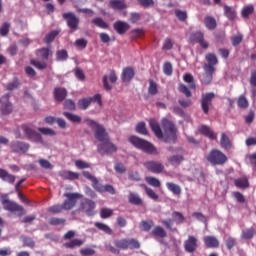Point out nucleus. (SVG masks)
Masks as SVG:
<instances>
[{"instance_id":"1","label":"nucleus","mask_w":256,"mask_h":256,"mask_svg":"<svg viewBox=\"0 0 256 256\" xmlns=\"http://www.w3.org/2000/svg\"><path fill=\"white\" fill-rule=\"evenodd\" d=\"M86 123L91 127V129H93L95 138L101 143L98 145V151L101 155H105V153L107 155H111V153H115V151H117V147L109 141V135H107L103 126L97 124V122L93 120H87Z\"/></svg>"},{"instance_id":"2","label":"nucleus","mask_w":256,"mask_h":256,"mask_svg":"<svg viewBox=\"0 0 256 256\" xmlns=\"http://www.w3.org/2000/svg\"><path fill=\"white\" fill-rule=\"evenodd\" d=\"M149 125L158 139H163L166 143H169V141H175L177 137V128H175V124H173V122L169 121L167 118L162 119L164 134L161 131V126H159L157 120L150 119Z\"/></svg>"},{"instance_id":"3","label":"nucleus","mask_w":256,"mask_h":256,"mask_svg":"<svg viewBox=\"0 0 256 256\" xmlns=\"http://www.w3.org/2000/svg\"><path fill=\"white\" fill-rule=\"evenodd\" d=\"M206 61L208 64L204 65L205 76L201 79L204 85H209L213 81V73H215V68L213 65H217V56L215 54H207Z\"/></svg>"},{"instance_id":"4","label":"nucleus","mask_w":256,"mask_h":256,"mask_svg":"<svg viewBox=\"0 0 256 256\" xmlns=\"http://www.w3.org/2000/svg\"><path fill=\"white\" fill-rule=\"evenodd\" d=\"M129 142L134 147H136V149H140L141 151H144V153H149L150 155H156L157 153V149L155 148L154 145L137 136H130Z\"/></svg>"},{"instance_id":"5","label":"nucleus","mask_w":256,"mask_h":256,"mask_svg":"<svg viewBox=\"0 0 256 256\" xmlns=\"http://www.w3.org/2000/svg\"><path fill=\"white\" fill-rule=\"evenodd\" d=\"M2 205L6 211L17 213L19 217H21V215H25V209L21 205L7 199L6 194L2 195Z\"/></svg>"},{"instance_id":"6","label":"nucleus","mask_w":256,"mask_h":256,"mask_svg":"<svg viewBox=\"0 0 256 256\" xmlns=\"http://www.w3.org/2000/svg\"><path fill=\"white\" fill-rule=\"evenodd\" d=\"M207 161L211 165H224L227 162V156L219 150H212L207 156Z\"/></svg>"},{"instance_id":"7","label":"nucleus","mask_w":256,"mask_h":256,"mask_svg":"<svg viewBox=\"0 0 256 256\" xmlns=\"http://www.w3.org/2000/svg\"><path fill=\"white\" fill-rule=\"evenodd\" d=\"M64 197H66L67 199L62 204V207L65 211H69L75 207V205L77 204V199H81L83 195L79 193H65Z\"/></svg>"},{"instance_id":"8","label":"nucleus","mask_w":256,"mask_h":256,"mask_svg":"<svg viewBox=\"0 0 256 256\" xmlns=\"http://www.w3.org/2000/svg\"><path fill=\"white\" fill-rule=\"evenodd\" d=\"M92 103H96L98 107H101L103 105V102H101V96L99 94L94 95L92 98H84L78 101V107L79 109H87L89 105Z\"/></svg>"},{"instance_id":"9","label":"nucleus","mask_w":256,"mask_h":256,"mask_svg":"<svg viewBox=\"0 0 256 256\" xmlns=\"http://www.w3.org/2000/svg\"><path fill=\"white\" fill-rule=\"evenodd\" d=\"M0 111L2 115H9L13 111V105L9 102V94L0 99Z\"/></svg>"},{"instance_id":"10","label":"nucleus","mask_w":256,"mask_h":256,"mask_svg":"<svg viewBox=\"0 0 256 256\" xmlns=\"http://www.w3.org/2000/svg\"><path fill=\"white\" fill-rule=\"evenodd\" d=\"M21 130L23 131V133H25L26 137L30 139V141H35L36 143H39V141H41V134L33 131L32 129H30L29 126L23 125L21 127Z\"/></svg>"},{"instance_id":"11","label":"nucleus","mask_w":256,"mask_h":256,"mask_svg":"<svg viewBox=\"0 0 256 256\" xmlns=\"http://www.w3.org/2000/svg\"><path fill=\"white\" fill-rule=\"evenodd\" d=\"M95 203L89 199H83L81 203L82 211L86 212L89 216L95 215Z\"/></svg>"},{"instance_id":"12","label":"nucleus","mask_w":256,"mask_h":256,"mask_svg":"<svg viewBox=\"0 0 256 256\" xmlns=\"http://www.w3.org/2000/svg\"><path fill=\"white\" fill-rule=\"evenodd\" d=\"M190 41L192 43H199L202 49L209 48V42L205 41V39L203 38V34L201 32H196L195 34H192L190 37Z\"/></svg>"},{"instance_id":"13","label":"nucleus","mask_w":256,"mask_h":256,"mask_svg":"<svg viewBox=\"0 0 256 256\" xmlns=\"http://www.w3.org/2000/svg\"><path fill=\"white\" fill-rule=\"evenodd\" d=\"M214 97V93H206L202 95L201 105L204 113H209V105H211V101H213Z\"/></svg>"},{"instance_id":"14","label":"nucleus","mask_w":256,"mask_h":256,"mask_svg":"<svg viewBox=\"0 0 256 256\" xmlns=\"http://www.w3.org/2000/svg\"><path fill=\"white\" fill-rule=\"evenodd\" d=\"M144 167H146V169H148V171H151L152 173H161L165 168L163 164L155 161L144 163Z\"/></svg>"},{"instance_id":"15","label":"nucleus","mask_w":256,"mask_h":256,"mask_svg":"<svg viewBox=\"0 0 256 256\" xmlns=\"http://www.w3.org/2000/svg\"><path fill=\"white\" fill-rule=\"evenodd\" d=\"M63 17L66 19L67 25H68V27H70V29H75L79 25V19H77L75 14L64 13Z\"/></svg>"},{"instance_id":"16","label":"nucleus","mask_w":256,"mask_h":256,"mask_svg":"<svg viewBox=\"0 0 256 256\" xmlns=\"http://www.w3.org/2000/svg\"><path fill=\"white\" fill-rule=\"evenodd\" d=\"M185 251L187 253H193L195 249H197V238L193 236H189L188 239L184 243Z\"/></svg>"},{"instance_id":"17","label":"nucleus","mask_w":256,"mask_h":256,"mask_svg":"<svg viewBox=\"0 0 256 256\" xmlns=\"http://www.w3.org/2000/svg\"><path fill=\"white\" fill-rule=\"evenodd\" d=\"M12 150L15 153H26V151H29V144L23 142H14L12 143Z\"/></svg>"},{"instance_id":"18","label":"nucleus","mask_w":256,"mask_h":256,"mask_svg":"<svg viewBox=\"0 0 256 256\" xmlns=\"http://www.w3.org/2000/svg\"><path fill=\"white\" fill-rule=\"evenodd\" d=\"M199 133H201V135H205V137H208V139H217V134H214L212 129L202 125L198 128Z\"/></svg>"},{"instance_id":"19","label":"nucleus","mask_w":256,"mask_h":256,"mask_svg":"<svg viewBox=\"0 0 256 256\" xmlns=\"http://www.w3.org/2000/svg\"><path fill=\"white\" fill-rule=\"evenodd\" d=\"M114 29L119 33V35H123V33L129 31V24L127 22L118 21L114 24Z\"/></svg>"},{"instance_id":"20","label":"nucleus","mask_w":256,"mask_h":256,"mask_svg":"<svg viewBox=\"0 0 256 256\" xmlns=\"http://www.w3.org/2000/svg\"><path fill=\"white\" fill-rule=\"evenodd\" d=\"M132 77H135V71L131 67H127L122 72V81L124 83H129L131 81Z\"/></svg>"},{"instance_id":"21","label":"nucleus","mask_w":256,"mask_h":256,"mask_svg":"<svg viewBox=\"0 0 256 256\" xmlns=\"http://www.w3.org/2000/svg\"><path fill=\"white\" fill-rule=\"evenodd\" d=\"M60 177H62V179H68L69 181H73L75 179H79V173L69 171V170H64L60 172Z\"/></svg>"},{"instance_id":"22","label":"nucleus","mask_w":256,"mask_h":256,"mask_svg":"<svg viewBox=\"0 0 256 256\" xmlns=\"http://www.w3.org/2000/svg\"><path fill=\"white\" fill-rule=\"evenodd\" d=\"M95 190L99 193H110L111 195H115V188L111 185H101L98 183L97 186H95Z\"/></svg>"},{"instance_id":"23","label":"nucleus","mask_w":256,"mask_h":256,"mask_svg":"<svg viewBox=\"0 0 256 256\" xmlns=\"http://www.w3.org/2000/svg\"><path fill=\"white\" fill-rule=\"evenodd\" d=\"M204 243L206 247L215 248L219 247V240L213 236H206L204 237Z\"/></svg>"},{"instance_id":"24","label":"nucleus","mask_w":256,"mask_h":256,"mask_svg":"<svg viewBox=\"0 0 256 256\" xmlns=\"http://www.w3.org/2000/svg\"><path fill=\"white\" fill-rule=\"evenodd\" d=\"M0 179L7 183H15V176L9 174L6 170L0 168Z\"/></svg>"},{"instance_id":"25","label":"nucleus","mask_w":256,"mask_h":256,"mask_svg":"<svg viewBox=\"0 0 256 256\" xmlns=\"http://www.w3.org/2000/svg\"><path fill=\"white\" fill-rule=\"evenodd\" d=\"M56 101H63L67 97V90L65 88H56L54 91Z\"/></svg>"},{"instance_id":"26","label":"nucleus","mask_w":256,"mask_h":256,"mask_svg":"<svg viewBox=\"0 0 256 256\" xmlns=\"http://www.w3.org/2000/svg\"><path fill=\"white\" fill-rule=\"evenodd\" d=\"M169 163H171V165H173L174 167H179V165L183 163V154L171 156L169 158Z\"/></svg>"},{"instance_id":"27","label":"nucleus","mask_w":256,"mask_h":256,"mask_svg":"<svg viewBox=\"0 0 256 256\" xmlns=\"http://www.w3.org/2000/svg\"><path fill=\"white\" fill-rule=\"evenodd\" d=\"M167 189L171 191L174 195H181V187L175 183L167 182L166 183Z\"/></svg>"},{"instance_id":"28","label":"nucleus","mask_w":256,"mask_h":256,"mask_svg":"<svg viewBox=\"0 0 256 256\" xmlns=\"http://www.w3.org/2000/svg\"><path fill=\"white\" fill-rule=\"evenodd\" d=\"M110 6L112 7V9H118V10L127 8V4H125V2L121 0H111Z\"/></svg>"},{"instance_id":"29","label":"nucleus","mask_w":256,"mask_h":256,"mask_svg":"<svg viewBox=\"0 0 256 256\" xmlns=\"http://www.w3.org/2000/svg\"><path fill=\"white\" fill-rule=\"evenodd\" d=\"M220 145L224 149H231V140H229V137H227V134L222 133L221 140H220Z\"/></svg>"},{"instance_id":"30","label":"nucleus","mask_w":256,"mask_h":256,"mask_svg":"<svg viewBox=\"0 0 256 256\" xmlns=\"http://www.w3.org/2000/svg\"><path fill=\"white\" fill-rule=\"evenodd\" d=\"M152 235H154V237H160V239H163V237H167V232H165V229H163L161 226H157L152 230Z\"/></svg>"},{"instance_id":"31","label":"nucleus","mask_w":256,"mask_h":256,"mask_svg":"<svg viewBox=\"0 0 256 256\" xmlns=\"http://www.w3.org/2000/svg\"><path fill=\"white\" fill-rule=\"evenodd\" d=\"M128 200L130 203H132V205H142L143 203V200H141L139 195L135 193H130Z\"/></svg>"},{"instance_id":"32","label":"nucleus","mask_w":256,"mask_h":256,"mask_svg":"<svg viewBox=\"0 0 256 256\" xmlns=\"http://www.w3.org/2000/svg\"><path fill=\"white\" fill-rule=\"evenodd\" d=\"M204 24L207 27V29H210V30H213L217 27V22L213 17H210V16L205 18Z\"/></svg>"},{"instance_id":"33","label":"nucleus","mask_w":256,"mask_h":256,"mask_svg":"<svg viewBox=\"0 0 256 256\" xmlns=\"http://www.w3.org/2000/svg\"><path fill=\"white\" fill-rule=\"evenodd\" d=\"M36 55L41 59H49V55H51V50L49 48H42L37 51Z\"/></svg>"},{"instance_id":"34","label":"nucleus","mask_w":256,"mask_h":256,"mask_svg":"<svg viewBox=\"0 0 256 256\" xmlns=\"http://www.w3.org/2000/svg\"><path fill=\"white\" fill-rule=\"evenodd\" d=\"M63 115L72 123H81V117L79 115L71 114L69 112H64Z\"/></svg>"},{"instance_id":"35","label":"nucleus","mask_w":256,"mask_h":256,"mask_svg":"<svg viewBox=\"0 0 256 256\" xmlns=\"http://www.w3.org/2000/svg\"><path fill=\"white\" fill-rule=\"evenodd\" d=\"M236 187H239L240 189H245V187H249V180H247L246 177L239 178L235 180Z\"/></svg>"},{"instance_id":"36","label":"nucleus","mask_w":256,"mask_h":256,"mask_svg":"<svg viewBox=\"0 0 256 256\" xmlns=\"http://www.w3.org/2000/svg\"><path fill=\"white\" fill-rule=\"evenodd\" d=\"M81 245H83V241L79 239H74L64 244V246L67 247L68 249H75V247H81Z\"/></svg>"},{"instance_id":"37","label":"nucleus","mask_w":256,"mask_h":256,"mask_svg":"<svg viewBox=\"0 0 256 256\" xmlns=\"http://www.w3.org/2000/svg\"><path fill=\"white\" fill-rule=\"evenodd\" d=\"M92 23L96 25V27H100V29H107L109 27L102 18H95L92 20Z\"/></svg>"},{"instance_id":"38","label":"nucleus","mask_w":256,"mask_h":256,"mask_svg":"<svg viewBox=\"0 0 256 256\" xmlns=\"http://www.w3.org/2000/svg\"><path fill=\"white\" fill-rule=\"evenodd\" d=\"M141 244L135 238H128V249H140Z\"/></svg>"},{"instance_id":"39","label":"nucleus","mask_w":256,"mask_h":256,"mask_svg":"<svg viewBox=\"0 0 256 256\" xmlns=\"http://www.w3.org/2000/svg\"><path fill=\"white\" fill-rule=\"evenodd\" d=\"M128 239H120V240H116L115 241V245L116 247H118V249H123V250H127L128 249Z\"/></svg>"},{"instance_id":"40","label":"nucleus","mask_w":256,"mask_h":256,"mask_svg":"<svg viewBox=\"0 0 256 256\" xmlns=\"http://www.w3.org/2000/svg\"><path fill=\"white\" fill-rule=\"evenodd\" d=\"M146 195H148V197H150V199H153L154 201H157V199H159V195H157V193H155V191H153V189L148 188L146 185H143Z\"/></svg>"},{"instance_id":"41","label":"nucleus","mask_w":256,"mask_h":256,"mask_svg":"<svg viewBox=\"0 0 256 256\" xmlns=\"http://www.w3.org/2000/svg\"><path fill=\"white\" fill-rule=\"evenodd\" d=\"M254 10L255 8H253V5L245 6L242 9V17H244V19H247V17H249V15H251Z\"/></svg>"},{"instance_id":"42","label":"nucleus","mask_w":256,"mask_h":256,"mask_svg":"<svg viewBox=\"0 0 256 256\" xmlns=\"http://www.w3.org/2000/svg\"><path fill=\"white\" fill-rule=\"evenodd\" d=\"M83 175L86 179H89V181L92 182V187H97V185L99 184V181L97 180V178H95V176L91 175V173L89 172H83Z\"/></svg>"},{"instance_id":"43","label":"nucleus","mask_w":256,"mask_h":256,"mask_svg":"<svg viewBox=\"0 0 256 256\" xmlns=\"http://www.w3.org/2000/svg\"><path fill=\"white\" fill-rule=\"evenodd\" d=\"M95 227H97V229H100V231H104V233H107L108 235H111L112 233L111 228H109L107 224L96 222Z\"/></svg>"},{"instance_id":"44","label":"nucleus","mask_w":256,"mask_h":256,"mask_svg":"<svg viewBox=\"0 0 256 256\" xmlns=\"http://www.w3.org/2000/svg\"><path fill=\"white\" fill-rule=\"evenodd\" d=\"M224 11H225V15L226 17H228V19H235L236 17V13H235V10L229 6H225L224 7Z\"/></svg>"},{"instance_id":"45","label":"nucleus","mask_w":256,"mask_h":256,"mask_svg":"<svg viewBox=\"0 0 256 256\" xmlns=\"http://www.w3.org/2000/svg\"><path fill=\"white\" fill-rule=\"evenodd\" d=\"M146 182L148 185H151L152 187H161V182L157 178L146 177Z\"/></svg>"},{"instance_id":"46","label":"nucleus","mask_w":256,"mask_h":256,"mask_svg":"<svg viewBox=\"0 0 256 256\" xmlns=\"http://www.w3.org/2000/svg\"><path fill=\"white\" fill-rule=\"evenodd\" d=\"M113 215V210L109 208H102L100 210V217L102 219H107Z\"/></svg>"},{"instance_id":"47","label":"nucleus","mask_w":256,"mask_h":256,"mask_svg":"<svg viewBox=\"0 0 256 256\" xmlns=\"http://www.w3.org/2000/svg\"><path fill=\"white\" fill-rule=\"evenodd\" d=\"M69 55L67 54L66 50H59L56 53L57 61H67Z\"/></svg>"},{"instance_id":"48","label":"nucleus","mask_w":256,"mask_h":256,"mask_svg":"<svg viewBox=\"0 0 256 256\" xmlns=\"http://www.w3.org/2000/svg\"><path fill=\"white\" fill-rule=\"evenodd\" d=\"M253 235H255V230L253 228L242 231V239H252Z\"/></svg>"},{"instance_id":"49","label":"nucleus","mask_w":256,"mask_h":256,"mask_svg":"<svg viewBox=\"0 0 256 256\" xmlns=\"http://www.w3.org/2000/svg\"><path fill=\"white\" fill-rule=\"evenodd\" d=\"M59 35V31L54 30L50 33H48L45 37V42L46 43H52L55 39V37H57Z\"/></svg>"},{"instance_id":"50","label":"nucleus","mask_w":256,"mask_h":256,"mask_svg":"<svg viewBox=\"0 0 256 256\" xmlns=\"http://www.w3.org/2000/svg\"><path fill=\"white\" fill-rule=\"evenodd\" d=\"M163 72H164L166 75H168V76L173 75V65H171L170 62L164 63V65H163Z\"/></svg>"},{"instance_id":"51","label":"nucleus","mask_w":256,"mask_h":256,"mask_svg":"<svg viewBox=\"0 0 256 256\" xmlns=\"http://www.w3.org/2000/svg\"><path fill=\"white\" fill-rule=\"evenodd\" d=\"M137 133H140V135H147V127H145V122H140L136 126Z\"/></svg>"},{"instance_id":"52","label":"nucleus","mask_w":256,"mask_h":256,"mask_svg":"<svg viewBox=\"0 0 256 256\" xmlns=\"http://www.w3.org/2000/svg\"><path fill=\"white\" fill-rule=\"evenodd\" d=\"M185 83H189V89H195V83L193 82V76L191 74H186L183 77Z\"/></svg>"},{"instance_id":"53","label":"nucleus","mask_w":256,"mask_h":256,"mask_svg":"<svg viewBox=\"0 0 256 256\" xmlns=\"http://www.w3.org/2000/svg\"><path fill=\"white\" fill-rule=\"evenodd\" d=\"M148 93H150V95H157V83L153 80L149 81Z\"/></svg>"},{"instance_id":"54","label":"nucleus","mask_w":256,"mask_h":256,"mask_svg":"<svg viewBox=\"0 0 256 256\" xmlns=\"http://www.w3.org/2000/svg\"><path fill=\"white\" fill-rule=\"evenodd\" d=\"M38 131L42 133V135H49L50 137H54L56 133L51 128H38Z\"/></svg>"},{"instance_id":"55","label":"nucleus","mask_w":256,"mask_h":256,"mask_svg":"<svg viewBox=\"0 0 256 256\" xmlns=\"http://www.w3.org/2000/svg\"><path fill=\"white\" fill-rule=\"evenodd\" d=\"M74 75L79 81H85V73L83 70L79 68L74 69Z\"/></svg>"},{"instance_id":"56","label":"nucleus","mask_w":256,"mask_h":256,"mask_svg":"<svg viewBox=\"0 0 256 256\" xmlns=\"http://www.w3.org/2000/svg\"><path fill=\"white\" fill-rule=\"evenodd\" d=\"M75 165L78 169H89L91 166L89 163L83 161V160H76Z\"/></svg>"},{"instance_id":"57","label":"nucleus","mask_w":256,"mask_h":256,"mask_svg":"<svg viewBox=\"0 0 256 256\" xmlns=\"http://www.w3.org/2000/svg\"><path fill=\"white\" fill-rule=\"evenodd\" d=\"M238 106H240L242 109H246V107H249V102L247 101V98L244 96H240L238 99Z\"/></svg>"},{"instance_id":"58","label":"nucleus","mask_w":256,"mask_h":256,"mask_svg":"<svg viewBox=\"0 0 256 256\" xmlns=\"http://www.w3.org/2000/svg\"><path fill=\"white\" fill-rule=\"evenodd\" d=\"M11 27L10 23L5 22L2 27L0 28V35H2V37H5V35H7V33H9V28Z\"/></svg>"},{"instance_id":"59","label":"nucleus","mask_w":256,"mask_h":256,"mask_svg":"<svg viewBox=\"0 0 256 256\" xmlns=\"http://www.w3.org/2000/svg\"><path fill=\"white\" fill-rule=\"evenodd\" d=\"M31 65L36 67V69H45L47 67V64L45 62H40L37 60H31Z\"/></svg>"},{"instance_id":"60","label":"nucleus","mask_w":256,"mask_h":256,"mask_svg":"<svg viewBox=\"0 0 256 256\" xmlns=\"http://www.w3.org/2000/svg\"><path fill=\"white\" fill-rule=\"evenodd\" d=\"M175 15L179 21H185L187 19V12L181 10H175Z\"/></svg>"},{"instance_id":"61","label":"nucleus","mask_w":256,"mask_h":256,"mask_svg":"<svg viewBox=\"0 0 256 256\" xmlns=\"http://www.w3.org/2000/svg\"><path fill=\"white\" fill-rule=\"evenodd\" d=\"M75 47H78V49H85L87 47V40L85 39H78L74 43Z\"/></svg>"},{"instance_id":"62","label":"nucleus","mask_w":256,"mask_h":256,"mask_svg":"<svg viewBox=\"0 0 256 256\" xmlns=\"http://www.w3.org/2000/svg\"><path fill=\"white\" fill-rule=\"evenodd\" d=\"M231 41H232V45H234V47H236V45H239V43H241L243 41V35L237 34L232 37Z\"/></svg>"},{"instance_id":"63","label":"nucleus","mask_w":256,"mask_h":256,"mask_svg":"<svg viewBox=\"0 0 256 256\" xmlns=\"http://www.w3.org/2000/svg\"><path fill=\"white\" fill-rule=\"evenodd\" d=\"M172 217H173L174 221H176V223H183V221L185 220V218L183 217V214H181L179 212H174L172 214Z\"/></svg>"},{"instance_id":"64","label":"nucleus","mask_w":256,"mask_h":256,"mask_svg":"<svg viewBox=\"0 0 256 256\" xmlns=\"http://www.w3.org/2000/svg\"><path fill=\"white\" fill-rule=\"evenodd\" d=\"M141 227L143 229V231H149V229H151V227H153V221H143L141 223Z\"/></svg>"}]
</instances>
